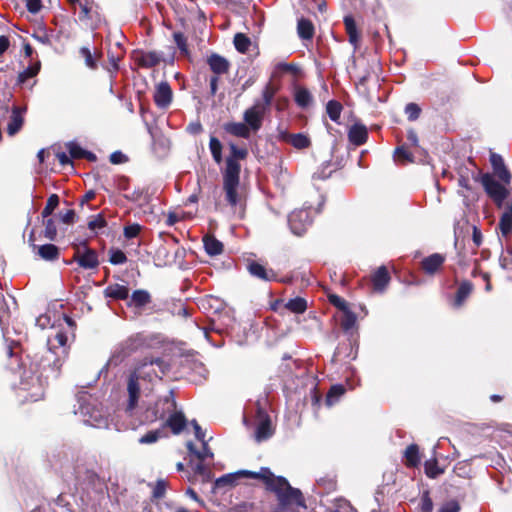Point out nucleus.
Returning <instances> with one entry per match:
<instances>
[{"label":"nucleus","instance_id":"obj_1","mask_svg":"<svg viewBox=\"0 0 512 512\" xmlns=\"http://www.w3.org/2000/svg\"><path fill=\"white\" fill-rule=\"evenodd\" d=\"M35 325L41 330L48 328L46 335V348L38 362V381L43 388L48 379L56 378L59 374L62 363L68 353L67 335L55 326V322L47 314L40 315Z\"/></svg>","mask_w":512,"mask_h":512},{"label":"nucleus","instance_id":"obj_2","mask_svg":"<svg viewBox=\"0 0 512 512\" xmlns=\"http://www.w3.org/2000/svg\"><path fill=\"white\" fill-rule=\"evenodd\" d=\"M244 476L247 478L262 480L267 489L274 492L279 500L278 512H295V508H305V501L299 489L290 486L286 478L275 476L269 468L262 467L258 472L249 470H240L235 474H228L216 480L217 486L232 484L234 479Z\"/></svg>","mask_w":512,"mask_h":512},{"label":"nucleus","instance_id":"obj_3","mask_svg":"<svg viewBox=\"0 0 512 512\" xmlns=\"http://www.w3.org/2000/svg\"><path fill=\"white\" fill-rule=\"evenodd\" d=\"M11 358L10 370L13 375L12 390L19 405L27 403L32 398V358L24 354L19 343H12L7 348Z\"/></svg>","mask_w":512,"mask_h":512},{"label":"nucleus","instance_id":"obj_4","mask_svg":"<svg viewBox=\"0 0 512 512\" xmlns=\"http://www.w3.org/2000/svg\"><path fill=\"white\" fill-rule=\"evenodd\" d=\"M168 370V365L160 358L144 359L140 362L134 371L129 375L127 383L128 403L126 412L132 414L136 408L140 392L144 389V384L152 383L156 379H161Z\"/></svg>","mask_w":512,"mask_h":512},{"label":"nucleus","instance_id":"obj_5","mask_svg":"<svg viewBox=\"0 0 512 512\" xmlns=\"http://www.w3.org/2000/svg\"><path fill=\"white\" fill-rule=\"evenodd\" d=\"M230 155L226 159V167L223 171V189L226 200L235 207L239 203L238 187L240 185V161L248 156L246 148H239L235 144H230Z\"/></svg>","mask_w":512,"mask_h":512},{"label":"nucleus","instance_id":"obj_6","mask_svg":"<svg viewBox=\"0 0 512 512\" xmlns=\"http://www.w3.org/2000/svg\"><path fill=\"white\" fill-rule=\"evenodd\" d=\"M77 401L79 407L75 414H80L85 424L96 428L108 427V417L92 395L86 392L79 393Z\"/></svg>","mask_w":512,"mask_h":512},{"label":"nucleus","instance_id":"obj_7","mask_svg":"<svg viewBox=\"0 0 512 512\" xmlns=\"http://www.w3.org/2000/svg\"><path fill=\"white\" fill-rule=\"evenodd\" d=\"M176 403L173 400V394L170 391L164 397L158 399L154 406L148 407L143 415V423H151L157 419L164 418L168 413L175 410Z\"/></svg>","mask_w":512,"mask_h":512},{"label":"nucleus","instance_id":"obj_8","mask_svg":"<svg viewBox=\"0 0 512 512\" xmlns=\"http://www.w3.org/2000/svg\"><path fill=\"white\" fill-rule=\"evenodd\" d=\"M479 180L483 185L485 192L497 204L500 205L508 197L509 191L507 186L509 184H504L502 181H497L494 175L490 173H484L479 175Z\"/></svg>","mask_w":512,"mask_h":512},{"label":"nucleus","instance_id":"obj_9","mask_svg":"<svg viewBox=\"0 0 512 512\" xmlns=\"http://www.w3.org/2000/svg\"><path fill=\"white\" fill-rule=\"evenodd\" d=\"M144 344V339L141 335L136 334L130 336L125 341L121 342L114 350L112 356L110 357L107 365L117 366L120 364L127 356L135 352Z\"/></svg>","mask_w":512,"mask_h":512},{"label":"nucleus","instance_id":"obj_10","mask_svg":"<svg viewBox=\"0 0 512 512\" xmlns=\"http://www.w3.org/2000/svg\"><path fill=\"white\" fill-rule=\"evenodd\" d=\"M288 223L293 234L302 235L312 223L310 211L307 208L293 211L288 217Z\"/></svg>","mask_w":512,"mask_h":512},{"label":"nucleus","instance_id":"obj_11","mask_svg":"<svg viewBox=\"0 0 512 512\" xmlns=\"http://www.w3.org/2000/svg\"><path fill=\"white\" fill-rule=\"evenodd\" d=\"M273 433L274 429L272 428L270 416L263 408L258 406L256 411L255 440L257 442L265 441L269 439Z\"/></svg>","mask_w":512,"mask_h":512},{"label":"nucleus","instance_id":"obj_12","mask_svg":"<svg viewBox=\"0 0 512 512\" xmlns=\"http://www.w3.org/2000/svg\"><path fill=\"white\" fill-rule=\"evenodd\" d=\"M267 110L262 108L260 104H253L250 108L245 110L243 114L244 122L253 131L257 132L261 126Z\"/></svg>","mask_w":512,"mask_h":512},{"label":"nucleus","instance_id":"obj_13","mask_svg":"<svg viewBox=\"0 0 512 512\" xmlns=\"http://www.w3.org/2000/svg\"><path fill=\"white\" fill-rule=\"evenodd\" d=\"M153 98L155 104L159 108H167L171 104L173 98V92L169 83L166 81H162L159 84H157L155 87Z\"/></svg>","mask_w":512,"mask_h":512},{"label":"nucleus","instance_id":"obj_14","mask_svg":"<svg viewBox=\"0 0 512 512\" xmlns=\"http://www.w3.org/2000/svg\"><path fill=\"white\" fill-rule=\"evenodd\" d=\"M247 270L253 277L263 281H274L277 278L276 273L272 269H268L256 261L248 262Z\"/></svg>","mask_w":512,"mask_h":512},{"label":"nucleus","instance_id":"obj_15","mask_svg":"<svg viewBox=\"0 0 512 512\" xmlns=\"http://www.w3.org/2000/svg\"><path fill=\"white\" fill-rule=\"evenodd\" d=\"M74 260L84 269H94L99 264L96 252L88 248H86L82 254L77 252L74 256Z\"/></svg>","mask_w":512,"mask_h":512},{"label":"nucleus","instance_id":"obj_16","mask_svg":"<svg viewBox=\"0 0 512 512\" xmlns=\"http://www.w3.org/2000/svg\"><path fill=\"white\" fill-rule=\"evenodd\" d=\"M37 255L44 261L55 262L60 257V249L51 243L39 245L37 246Z\"/></svg>","mask_w":512,"mask_h":512},{"label":"nucleus","instance_id":"obj_17","mask_svg":"<svg viewBox=\"0 0 512 512\" xmlns=\"http://www.w3.org/2000/svg\"><path fill=\"white\" fill-rule=\"evenodd\" d=\"M444 261L445 257L443 255L434 253L422 260V269L425 273L432 275L442 266Z\"/></svg>","mask_w":512,"mask_h":512},{"label":"nucleus","instance_id":"obj_18","mask_svg":"<svg viewBox=\"0 0 512 512\" xmlns=\"http://www.w3.org/2000/svg\"><path fill=\"white\" fill-rule=\"evenodd\" d=\"M348 138L356 146L363 145L368 138L367 128L362 124H354L349 130Z\"/></svg>","mask_w":512,"mask_h":512},{"label":"nucleus","instance_id":"obj_19","mask_svg":"<svg viewBox=\"0 0 512 512\" xmlns=\"http://www.w3.org/2000/svg\"><path fill=\"white\" fill-rule=\"evenodd\" d=\"M151 302V295L147 290L139 289L135 290L127 305L136 309H142Z\"/></svg>","mask_w":512,"mask_h":512},{"label":"nucleus","instance_id":"obj_20","mask_svg":"<svg viewBox=\"0 0 512 512\" xmlns=\"http://www.w3.org/2000/svg\"><path fill=\"white\" fill-rule=\"evenodd\" d=\"M390 281L386 267L381 266L372 276L373 288L377 292H383Z\"/></svg>","mask_w":512,"mask_h":512},{"label":"nucleus","instance_id":"obj_21","mask_svg":"<svg viewBox=\"0 0 512 512\" xmlns=\"http://www.w3.org/2000/svg\"><path fill=\"white\" fill-rule=\"evenodd\" d=\"M168 414L169 417L165 425L168 426L174 434L181 433L186 426L185 416L181 412H175V410Z\"/></svg>","mask_w":512,"mask_h":512},{"label":"nucleus","instance_id":"obj_22","mask_svg":"<svg viewBox=\"0 0 512 512\" xmlns=\"http://www.w3.org/2000/svg\"><path fill=\"white\" fill-rule=\"evenodd\" d=\"M224 129L227 133L236 136L248 139L250 137V132L252 131L248 125L244 122H230L224 125Z\"/></svg>","mask_w":512,"mask_h":512},{"label":"nucleus","instance_id":"obj_23","mask_svg":"<svg viewBox=\"0 0 512 512\" xmlns=\"http://www.w3.org/2000/svg\"><path fill=\"white\" fill-rule=\"evenodd\" d=\"M207 63L210 69L217 75L224 74L229 69V62L227 59L218 54H212L207 59Z\"/></svg>","mask_w":512,"mask_h":512},{"label":"nucleus","instance_id":"obj_24","mask_svg":"<svg viewBox=\"0 0 512 512\" xmlns=\"http://www.w3.org/2000/svg\"><path fill=\"white\" fill-rule=\"evenodd\" d=\"M282 139L289 142L296 149H305L308 148L311 144L309 137L302 133H286L282 136Z\"/></svg>","mask_w":512,"mask_h":512},{"label":"nucleus","instance_id":"obj_25","mask_svg":"<svg viewBox=\"0 0 512 512\" xmlns=\"http://www.w3.org/2000/svg\"><path fill=\"white\" fill-rule=\"evenodd\" d=\"M105 296L113 299L125 300L129 297V289L125 285H109L105 291Z\"/></svg>","mask_w":512,"mask_h":512},{"label":"nucleus","instance_id":"obj_26","mask_svg":"<svg viewBox=\"0 0 512 512\" xmlns=\"http://www.w3.org/2000/svg\"><path fill=\"white\" fill-rule=\"evenodd\" d=\"M204 248L208 255L217 256L223 251V244L214 236L206 235L203 238Z\"/></svg>","mask_w":512,"mask_h":512},{"label":"nucleus","instance_id":"obj_27","mask_svg":"<svg viewBox=\"0 0 512 512\" xmlns=\"http://www.w3.org/2000/svg\"><path fill=\"white\" fill-rule=\"evenodd\" d=\"M162 60V55L156 51L142 53L138 58V63L145 67L151 68L158 65Z\"/></svg>","mask_w":512,"mask_h":512},{"label":"nucleus","instance_id":"obj_28","mask_svg":"<svg viewBox=\"0 0 512 512\" xmlns=\"http://www.w3.org/2000/svg\"><path fill=\"white\" fill-rule=\"evenodd\" d=\"M344 24H345L346 32L349 36V42L356 49L358 47V43H359V34H358L356 23H355L353 17L345 16Z\"/></svg>","mask_w":512,"mask_h":512},{"label":"nucleus","instance_id":"obj_29","mask_svg":"<svg viewBox=\"0 0 512 512\" xmlns=\"http://www.w3.org/2000/svg\"><path fill=\"white\" fill-rule=\"evenodd\" d=\"M297 32L301 39L310 40L314 35V26L310 20L301 18L298 20Z\"/></svg>","mask_w":512,"mask_h":512},{"label":"nucleus","instance_id":"obj_30","mask_svg":"<svg viewBox=\"0 0 512 512\" xmlns=\"http://www.w3.org/2000/svg\"><path fill=\"white\" fill-rule=\"evenodd\" d=\"M295 102L301 108H307L313 101V97L310 91L303 87H297L295 89Z\"/></svg>","mask_w":512,"mask_h":512},{"label":"nucleus","instance_id":"obj_31","mask_svg":"<svg viewBox=\"0 0 512 512\" xmlns=\"http://www.w3.org/2000/svg\"><path fill=\"white\" fill-rule=\"evenodd\" d=\"M79 55L84 59L85 65L91 70H96L98 67V55L96 52H92L88 47H81L79 49Z\"/></svg>","mask_w":512,"mask_h":512},{"label":"nucleus","instance_id":"obj_32","mask_svg":"<svg viewBox=\"0 0 512 512\" xmlns=\"http://www.w3.org/2000/svg\"><path fill=\"white\" fill-rule=\"evenodd\" d=\"M275 94L276 88H274L271 84H267L262 91V99H258L254 103L260 104L262 108L268 111Z\"/></svg>","mask_w":512,"mask_h":512},{"label":"nucleus","instance_id":"obj_33","mask_svg":"<svg viewBox=\"0 0 512 512\" xmlns=\"http://www.w3.org/2000/svg\"><path fill=\"white\" fill-rule=\"evenodd\" d=\"M23 125V118L21 114L17 111V109H14L12 111L10 120L7 125V132L9 135L13 136L16 133L19 132Z\"/></svg>","mask_w":512,"mask_h":512},{"label":"nucleus","instance_id":"obj_34","mask_svg":"<svg viewBox=\"0 0 512 512\" xmlns=\"http://www.w3.org/2000/svg\"><path fill=\"white\" fill-rule=\"evenodd\" d=\"M284 309H287L293 313H303L307 309V302L304 298L296 297L288 300L284 303Z\"/></svg>","mask_w":512,"mask_h":512},{"label":"nucleus","instance_id":"obj_35","mask_svg":"<svg viewBox=\"0 0 512 512\" xmlns=\"http://www.w3.org/2000/svg\"><path fill=\"white\" fill-rule=\"evenodd\" d=\"M472 288V284L468 281H464L460 284L454 302L456 307H460L463 304L466 298L470 295Z\"/></svg>","mask_w":512,"mask_h":512},{"label":"nucleus","instance_id":"obj_36","mask_svg":"<svg viewBox=\"0 0 512 512\" xmlns=\"http://www.w3.org/2000/svg\"><path fill=\"white\" fill-rule=\"evenodd\" d=\"M404 455L408 466L416 467L420 463L419 448L416 444L409 445Z\"/></svg>","mask_w":512,"mask_h":512},{"label":"nucleus","instance_id":"obj_37","mask_svg":"<svg viewBox=\"0 0 512 512\" xmlns=\"http://www.w3.org/2000/svg\"><path fill=\"white\" fill-rule=\"evenodd\" d=\"M44 230L41 235L47 240L54 241L57 238V227L52 218L43 219Z\"/></svg>","mask_w":512,"mask_h":512},{"label":"nucleus","instance_id":"obj_38","mask_svg":"<svg viewBox=\"0 0 512 512\" xmlns=\"http://www.w3.org/2000/svg\"><path fill=\"white\" fill-rule=\"evenodd\" d=\"M345 393V388L343 385L336 384L333 385L327 393L326 396V404L327 406L334 405L340 397Z\"/></svg>","mask_w":512,"mask_h":512},{"label":"nucleus","instance_id":"obj_39","mask_svg":"<svg viewBox=\"0 0 512 512\" xmlns=\"http://www.w3.org/2000/svg\"><path fill=\"white\" fill-rule=\"evenodd\" d=\"M326 112L333 122L338 123L342 112V105L336 100H330L326 105Z\"/></svg>","mask_w":512,"mask_h":512},{"label":"nucleus","instance_id":"obj_40","mask_svg":"<svg viewBox=\"0 0 512 512\" xmlns=\"http://www.w3.org/2000/svg\"><path fill=\"white\" fill-rule=\"evenodd\" d=\"M424 468L426 475L432 479L444 473V470L438 466V462L435 458L427 460L424 464Z\"/></svg>","mask_w":512,"mask_h":512},{"label":"nucleus","instance_id":"obj_41","mask_svg":"<svg viewBox=\"0 0 512 512\" xmlns=\"http://www.w3.org/2000/svg\"><path fill=\"white\" fill-rule=\"evenodd\" d=\"M209 148L214 161L217 164L222 162V143L216 137H211L209 142Z\"/></svg>","mask_w":512,"mask_h":512},{"label":"nucleus","instance_id":"obj_42","mask_svg":"<svg viewBox=\"0 0 512 512\" xmlns=\"http://www.w3.org/2000/svg\"><path fill=\"white\" fill-rule=\"evenodd\" d=\"M165 433L163 429H156L147 432L145 435L139 438L140 444H153L157 442L160 438L164 437Z\"/></svg>","mask_w":512,"mask_h":512},{"label":"nucleus","instance_id":"obj_43","mask_svg":"<svg viewBox=\"0 0 512 512\" xmlns=\"http://www.w3.org/2000/svg\"><path fill=\"white\" fill-rule=\"evenodd\" d=\"M233 42H234V46H235L236 50L239 51L240 53L247 52L251 45L250 39L243 33H237L234 36Z\"/></svg>","mask_w":512,"mask_h":512},{"label":"nucleus","instance_id":"obj_44","mask_svg":"<svg viewBox=\"0 0 512 512\" xmlns=\"http://www.w3.org/2000/svg\"><path fill=\"white\" fill-rule=\"evenodd\" d=\"M499 226L504 236H507L512 231V207L508 212L503 214Z\"/></svg>","mask_w":512,"mask_h":512},{"label":"nucleus","instance_id":"obj_45","mask_svg":"<svg viewBox=\"0 0 512 512\" xmlns=\"http://www.w3.org/2000/svg\"><path fill=\"white\" fill-rule=\"evenodd\" d=\"M59 204V197L57 194H52L48 198V201L41 213L43 219L49 218Z\"/></svg>","mask_w":512,"mask_h":512},{"label":"nucleus","instance_id":"obj_46","mask_svg":"<svg viewBox=\"0 0 512 512\" xmlns=\"http://www.w3.org/2000/svg\"><path fill=\"white\" fill-rule=\"evenodd\" d=\"M343 313L344 315L341 319V327L343 328L344 331H349L356 324V315L350 310H347Z\"/></svg>","mask_w":512,"mask_h":512},{"label":"nucleus","instance_id":"obj_47","mask_svg":"<svg viewBox=\"0 0 512 512\" xmlns=\"http://www.w3.org/2000/svg\"><path fill=\"white\" fill-rule=\"evenodd\" d=\"M492 175L497 177L500 181L504 182V184H510L511 182L512 176L505 164L499 168L493 169Z\"/></svg>","mask_w":512,"mask_h":512},{"label":"nucleus","instance_id":"obj_48","mask_svg":"<svg viewBox=\"0 0 512 512\" xmlns=\"http://www.w3.org/2000/svg\"><path fill=\"white\" fill-rule=\"evenodd\" d=\"M66 148L71 158L80 159L83 157V155H85V150L82 147H80L76 142H68L66 144Z\"/></svg>","mask_w":512,"mask_h":512},{"label":"nucleus","instance_id":"obj_49","mask_svg":"<svg viewBox=\"0 0 512 512\" xmlns=\"http://www.w3.org/2000/svg\"><path fill=\"white\" fill-rule=\"evenodd\" d=\"M109 261L113 265L123 264L127 261L125 253L119 249H112L110 251Z\"/></svg>","mask_w":512,"mask_h":512},{"label":"nucleus","instance_id":"obj_50","mask_svg":"<svg viewBox=\"0 0 512 512\" xmlns=\"http://www.w3.org/2000/svg\"><path fill=\"white\" fill-rule=\"evenodd\" d=\"M421 109L415 103H409L405 107V113L410 121H415L420 116Z\"/></svg>","mask_w":512,"mask_h":512},{"label":"nucleus","instance_id":"obj_51","mask_svg":"<svg viewBox=\"0 0 512 512\" xmlns=\"http://www.w3.org/2000/svg\"><path fill=\"white\" fill-rule=\"evenodd\" d=\"M125 197L133 202L148 201L147 193L143 189H135L130 194L125 195Z\"/></svg>","mask_w":512,"mask_h":512},{"label":"nucleus","instance_id":"obj_52","mask_svg":"<svg viewBox=\"0 0 512 512\" xmlns=\"http://www.w3.org/2000/svg\"><path fill=\"white\" fill-rule=\"evenodd\" d=\"M167 483L166 481L159 479L157 480L154 489H153V497L156 499H160L164 497L166 492Z\"/></svg>","mask_w":512,"mask_h":512},{"label":"nucleus","instance_id":"obj_53","mask_svg":"<svg viewBox=\"0 0 512 512\" xmlns=\"http://www.w3.org/2000/svg\"><path fill=\"white\" fill-rule=\"evenodd\" d=\"M106 226V221L102 217L101 214L95 216L92 220L88 222V228L92 231H96Z\"/></svg>","mask_w":512,"mask_h":512},{"label":"nucleus","instance_id":"obj_54","mask_svg":"<svg viewBox=\"0 0 512 512\" xmlns=\"http://www.w3.org/2000/svg\"><path fill=\"white\" fill-rule=\"evenodd\" d=\"M329 301L335 306L337 307L338 309H340L341 311L345 312L347 310H349L348 308V303L343 299L341 298L340 296L338 295H330L329 296Z\"/></svg>","mask_w":512,"mask_h":512},{"label":"nucleus","instance_id":"obj_55","mask_svg":"<svg viewBox=\"0 0 512 512\" xmlns=\"http://www.w3.org/2000/svg\"><path fill=\"white\" fill-rule=\"evenodd\" d=\"M421 509H422V512H432V510H433V502L429 496L428 491L424 492V494L421 498Z\"/></svg>","mask_w":512,"mask_h":512},{"label":"nucleus","instance_id":"obj_56","mask_svg":"<svg viewBox=\"0 0 512 512\" xmlns=\"http://www.w3.org/2000/svg\"><path fill=\"white\" fill-rule=\"evenodd\" d=\"M141 230V226L139 224H131L124 228V236L127 239H132L136 237Z\"/></svg>","mask_w":512,"mask_h":512},{"label":"nucleus","instance_id":"obj_57","mask_svg":"<svg viewBox=\"0 0 512 512\" xmlns=\"http://www.w3.org/2000/svg\"><path fill=\"white\" fill-rule=\"evenodd\" d=\"M459 511H460V505L455 500H450V501L444 503L439 509V512H459Z\"/></svg>","mask_w":512,"mask_h":512},{"label":"nucleus","instance_id":"obj_58","mask_svg":"<svg viewBox=\"0 0 512 512\" xmlns=\"http://www.w3.org/2000/svg\"><path fill=\"white\" fill-rule=\"evenodd\" d=\"M277 71L297 73L298 67L291 63L280 62L276 65Z\"/></svg>","mask_w":512,"mask_h":512},{"label":"nucleus","instance_id":"obj_59","mask_svg":"<svg viewBox=\"0 0 512 512\" xmlns=\"http://www.w3.org/2000/svg\"><path fill=\"white\" fill-rule=\"evenodd\" d=\"M174 40L178 48L184 52L187 53V45H186V38L182 33H174Z\"/></svg>","mask_w":512,"mask_h":512},{"label":"nucleus","instance_id":"obj_60","mask_svg":"<svg viewBox=\"0 0 512 512\" xmlns=\"http://www.w3.org/2000/svg\"><path fill=\"white\" fill-rule=\"evenodd\" d=\"M10 320V311L0 308V327L4 331L7 329Z\"/></svg>","mask_w":512,"mask_h":512},{"label":"nucleus","instance_id":"obj_61","mask_svg":"<svg viewBox=\"0 0 512 512\" xmlns=\"http://www.w3.org/2000/svg\"><path fill=\"white\" fill-rule=\"evenodd\" d=\"M29 78H32V61H29L24 71L18 75V82L23 83Z\"/></svg>","mask_w":512,"mask_h":512},{"label":"nucleus","instance_id":"obj_62","mask_svg":"<svg viewBox=\"0 0 512 512\" xmlns=\"http://www.w3.org/2000/svg\"><path fill=\"white\" fill-rule=\"evenodd\" d=\"M490 163H491V166H492L493 169L499 168V167H501L502 165L505 164L502 156L497 154V153H491V155H490Z\"/></svg>","mask_w":512,"mask_h":512},{"label":"nucleus","instance_id":"obj_63","mask_svg":"<svg viewBox=\"0 0 512 512\" xmlns=\"http://www.w3.org/2000/svg\"><path fill=\"white\" fill-rule=\"evenodd\" d=\"M60 219L65 224H72L74 222V219H75V212H74V210L70 209V210H67L64 213H61L60 214Z\"/></svg>","mask_w":512,"mask_h":512},{"label":"nucleus","instance_id":"obj_64","mask_svg":"<svg viewBox=\"0 0 512 512\" xmlns=\"http://www.w3.org/2000/svg\"><path fill=\"white\" fill-rule=\"evenodd\" d=\"M127 160V157L120 151L113 152L110 155V161L113 164H121Z\"/></svg>","mask_w":512,"mask_h":512}]
</instances>
